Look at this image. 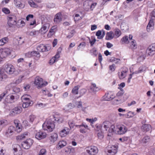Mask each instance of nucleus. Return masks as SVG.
Masks as SVG:
<instances>
[{"label": "nucleus", "instance_id": "37998d69", "mask_svg": "<svg viewBox=\"0 0 155 155\" xmlns=\"http://www.w3.org/2000/svg\"><path fill=\"white\" fill-rule=\"evenodd\" d=\"M55 32V31H54L51 29L49 31L48 33V34L47 36L48 38H50L51 36L54 34Z\"/></svg>", "mask_w": 155, "mask_h": 155}, {"label": "nucleus", "instance_id": "0eeeda50", "mask_svg": "<svg viewBox=\"0 0 155 155\" xmlns=\"http://www.w3.org/2000/svg\"><path fill=\"white\" fill-rule=\"evenodd\" d=\"M4 70L7 74H13L15 71L14 67L11 64H6L5 66Z\"/></svg>", "mask_w": 155, "mask_h": 155}, {"label": "nucleus", "instance_id": "338daca9", "mask_svg": "<svg viewBox=\"0 0 155 155\" xmlns=\"http://www.w3.org/2000/svg\"><path fill=\"white\" fill-rule=\"evenodd\" d=\"M31 52H28L25 54V56L27 57L30 58L32 57L31 55Z\"/></svg>", "mask_w": 155, "mask_h": 155}, {"label": "nucleus", "instance_id": "5fc2aeb1", "mask_svg": "<svg viewBox=\"0 0 155 155\" xmlns=\"http://www.w3.org/2000/svg\"><path fill=\"white\" fill-rule=\"evenodd\" d=\"M75 126L77 127H78L79 128L82 127H84V128L86 129L88 128V126L87 125L84 124H82L81 125H75Z\"/></svg>", "mask_w": 155, "mask_h": 155}, {"label": "nucleus", "instance_id": "473e14b6", "mask_svg": "<svg viewBox=\"0 0 155 155\" xmlns=\"http://www.w3.org/2000/svg\"><path fill=\"white\" fill-rule=\"evenodd\" d=\"M31 55L32 56H35L37 58H39L40 56L39 53L38 51H31Z\"/></svg>", "mask_w": 155, "mask_h": 155}, {"label": "nucleus", "instance_id": "2f4dec72", "mask_svg": "<svg viewBox=\"0 0 155 155\" xmlns=\"http://www.w3.org/2000/svg\"><path fill=\"white\" fill-rule=\"evenodd\" d=\"M127 71H122L121 72L120 75L119 74V73H118V75L119 76V78L120 79H122L124 78L126 76V73H127Z\"/></svg>", "mask_w": 155, "mask_h": 155}, {"label": "nucleus", "instance_id": "1a4fd4ad", "mask_svg": "<svg viewBox=\"0 0 155 155\" xmlns=\"http://www.w3.org/2000/svg\"><path fill=\"white\" fill-rule=\"evenodd\" d=\"M148 55L152 56L155 54V43L150 45L146 50Z\"/></svg>", "mask_w": 155, "mask_h": 155}, {"label": "nucleus", "instance_id": "412c9836", "mask_svg": "<svg viewBox=\"0 0 155 155\" xmlns=\"http://www.w3.org/2000/svg\"><path fill=\"white\" fill-rule=\"evenodd\" d=\"M15 130V127L12 126H10L8 128V129L6 132V134L7 136L11 135L14 131Z\"/></svg>", "mask_w": 155, "mask_h": 155}, {"label": "nucleus", "instance_id": "ea45409f", "mask_svg": "<svg viewBox=\"0 0 155 155\" xmlns=\"http://www.w3.org/2000/svg\"><path fill=\"white\" fill-rule=\"evenodd\" d=\"M2 12L6 14H8L10 13L9 10L6 8H2Z\"/></svg>", "mask_w": 155, "mask_h": 155}, {"label": "nucleus", "instance_id": "8fccbe9b", "mask_svg": "<svg viewBox=\"0 0 155 155\" xmlns=\"http://www.w3.org/2000/svg\"><path fill=\"white\" fill-rule=\"evenodd\" d=\"M140 71H139V72H137L136 71L135 72L133 73L132 74H130V76H129V78H128V80H127L128 83L130 82V80H131V78H132V75L134 74L135 73V74H137L139 73H140Z\"/></svg>", "mask_w": 155, "mask_h": 155}, {"label": "nucleus", "instance_id": "7c9ffc66", "mask_svg": "<svg viewBox=\"0 0 155 155\" xmlns=\"http://www.w3.org/2000/svg\"><path fill=\"white\" fill-rule=\"evenodd\" d=\"M54 117L55 120L57 121L58 123H61L63 121L62 117L59 116L55 115Z\"/></svg>", "mask_w": 155, "mask_h": 155}, {"label": "nucleus", "instance_id": "9b49d317", "mask_svg": "<svg viewBox=\"0 0 155 155\" xmlns=\"http://www.w3.org/2000/svg\"><path fill=\"white\" fill-rule=\"evenodd\" d=\"M62 16L61 13L59 12L55 15L54 21L55 24H58L62 21Z\"/></svg>", "mask_w": 155, "mask_h": 155}, {"label": "nucleus", "instance_id": "b1692460", "mask_svg": "<svg viewBox=\"0 0 155 155\" xmlns=\"http://www.w3.org/2000/svg\"><path fill=\"white\" fill-rule=\"evenodd\" d=\"M114 98V96L112 95H110L109 93L106 94L104 96V98L105 100L109 101L113 99Z\"/></svg>", "mask_w": 155, "mask_h": 155}, {"label": "nucleus", "instance_id": "7ed1b4c3", "mask_svg": "<svg viewBox=\"0 0 155 155\" xmlns=\"http://www.w3.org/2000/svg\"><path fill=\"white\" fill-rule=\"evenodd\" d=\"M42 127L44 130L51 132L54 128L55 125L53 122L49 119L43 124Z\"/></svg>", "mask_w": 155, "mask_h": 155}, {"label": "nucleus", "instance_id": "864d4df0", "mask_svg": "<svg viewBox=\"0 0 155 155\" xmlns=\"http://www.w3.org/2000/svg\"><path fill=\"white\" fill-rule=\"evenodd\" d=\"M57 60L55 59V58L53 57L50 61L49 63L51 65L53 64Z\"/></svg>", "mask_w": 155, "mask_h": 155}, {"label": "nucleus", "instance_id": "e2e57ef3", "mask_svg": "<svg viewBox=\"0 0 155 155\" xmlns=\"http://www.w3.org/2000/svg\"><path fill=\"white\" fill-rule=\"evenodd\" d=\"M74 107L75 105L74 104H72L71 103L68 104L67 105L68 108L70 109L73 108H74Z\"/></svg>", "mask_w": 155, "mask_h": 155}, {"label": "nucleus", "instance_id": "09e8293b", "mask_svg": "<svg viewBox=\"0 0 155 155\" xmlns=\"http://www.w3.org/2000/svg\"><path fill=\"white\" fill-rule=\"evenodd\" d=\"M13 91L15 93H18L20 91V88L16 87H13Z\"/></svg>", "mask_w": 155, "mask_h": 155}, {"label": "nucleus", "instance_id": "4c0bfd02", "mask_svg": "<svg viewBox=\"0 0 155 155\" xmlns=\"http://www.w3.org/2000/svg\"><path fill=\"white\" fill-rule=\"evenodd\" d=\"M46 150L45 149H41L38 155H46Z\"/></svg>", "mask_w": 155, "mask_h": 155}, {"label": "nucleus", "instance_id": "ddd939ff", "mask_svg": "<svg viewBox=\"0 0 155 155\" xmlns=\"http://www.w3.org/2000/svg\"><path fill=\"white\" fill-rule=\"evenodd\" d=\"M117 145H112L109 147L107 152L109 155H114L117 152Z\"/></svg>", "mask_w": 155, "mask_h": 155}, {"label": "nucleus", "instance_id": "4d7b16f0", "mask_svg": "<svg viewBox=\"0 0 155 155\" xmlns=\"http://www.w3.org/2000/svg\"><path fill=\"white\" fill-rule=\"evenodd\" d=\"M74 30H72L71 31V32L67 36V38H70L72 37L74 35Z\"/></svg>", "mask_w": 155, "mask_h": 155}, {"label": "nucleus", "instance_id": "69168bd1", "mask_svg": "<svg viewBox=\"0 0 155 155\" xmlns=\"http://www.w3.org/2000/svg\"><path fill=\"white\" fill-rule=\"evenodd\" d=\"M97 28V26L95 25H91V30L94 31Z\"/></svg>", "mask_w": 155, "mask_h": 155}, {"label": "nucleus", "instance_id": "774afa93", "mask_svg": "<svg viewBox=\"0 0 155 155\" xmlns=\"http://www.w3.org/2000/svg\"><path fill=\"white\" fill-rule=\"evenodd\" d=\"M104 28L107 30H110L111 29L110 26L107 24L105 25Z\"/></svg>", "mask_w": 155, "mask_h": 155}, {"label": "nucleus", "instance_id": "20e7f679", "mask_svg": "<svg viewBox=\"0 0 155 155\" xmlns=\"http://www.w3.org/2000/svg\"><path fill=\"white\" fill-rule=\"evenodd\" d=\"M34 83L38 88L45 86L47 84V82H44L43 79L38 76L35 78Z\"/></svg>", "mask_w": 155, "mask_h": 155}, {"label": "nucleus", "instance_id": "aec40b11", "mask_svg": "<svg viewBox=\"0 0 155 155\" xmlns=\"http://www.w3.org/2000/svg\"><path fill=\"white\" fill-rule=\"evenodd\" d=\"M58 135L56 133H53L49 137L50 141L52 143H54L56 141L58 138Z\"/></svg>", "mask_w": 155, "mask_h": 155}, {"label": "nucleus", "instance_id": "680f3d73", "mask_svg": "<svg viewBox=\"0 0 155 155\" xmlns=\"http://www.w3.org/2000/svg\"><path fill=\"white\" fill-rule=\"evenodd\" d=\"M115 66L114 64H113L109 66V69L112 71H114L115 70Z\"/></svg>", "mask_w": 155, "mask_h": 155}, {"label": "nucleus", "instance_id": "4468645a", "mask_svg": "<svg viewBox=\"0 0 155 155\" xmlns=\"http://www.w3.org/2000/svg\"><path fill=\"white\" fill-rule=\"evenodd\" d=\"M70 129L67 127H64L60 132V135L61 137H64L68 135L69 133Z\"/></svg>", "mask_w": 155, "mask_h": 155}, {"label": "nucleus", "instance_id": "c756f323", "mask_svg": "<svg viewBox=\"0 0 155 155\" xmlns=\"http://www.w3.org/2000/svg\"><path fill=\"white\" fill-rule=\"evenodd\" d=\"M14 123L15 125L16 129L15 130H16L18 133L20 132L21 130V125H19V124L17 122V121L15 120Z\"/></svg>", "mask_w": 155, "mask_h": 155}, {"label": "nucleus", "instance_id": "f8f14e48", "mask_svg": "<svg viewBox=\"0 0 155 155\" xmlns=\"http://www.w3.org/2000/svg\"><path fill=\"white\" fill-rule=\"evenodd\" d=\"M51 48V46H46L43 45H40L37 47V50L42 52L47 51H49Z\"/></svg>", "mask_w": 155, "mask_h": 155}, {"label": "nucleus", "instance_id": "a211bd4d", "mask_svg": "<svg viewBox=\"0 0 155 155\" xmlns=\"http://www.w3.org/2000/svg\"><path fill=\"white\" fill-rule=\"evenodd\" d=\"M151 126L149 124H145L141 127L142 131L146 132L152 129Z\"/></svg>", "mask_w": 155, "mask_h": 155}, {"label": "nucleus", "instance_id": "5701e85b", "mask_svg": "<svg viewBox=\"0 0 155 155\" xmlns=\"http://www.w3.org/2000/svg\"><path fill=\"white\" fill-rule=\"evenodd\" d=\"M114 38H118L121 34V32L120 29L118 28H116L114 30Z\"/></svg>", "mask_w": 155, "mask_h": 155}, {"label": "nucleus", "instance_id": "2eb2a0df", "mask_svg": "<svg viewBox=\"0 0 155 155\" xmlns=\"http://www.w3.org/2000/svg\"><path fill=\"white\" fill-rule=\"evenodd\" d=\"M46 137V134L44 132L39 131L35 135V138L38 139L40 140L45 138Z\"/></svg>", "mask_w": 155, "mask_h": 155}, {"label": "nucleus", "instance_id": "052dcab7", "mask_svg": "<svg viewBox=\"0 0 155 155\" xmlns=\"http://www.w3.org/2000/svg\"><path fill=\"white\" fill-rule=\"evenodd\" d=\"M35 118V117L34 115H31L29 116L30 121L31 122H33Z\"/></svg>", "mask_w": 155, "mask_h": 155}, {"label": "nucleus", "instance_id": "49530a36", "mask_svg": "<svg viewBox=\"0 0 155 155\" xmlns=\"http://www.w3.org/2000/svg\"><path fill=\"white\" fill-rule=\"evenodd\" d=\"M113 104H118L121 103L122 101L121 99H114L113 101Z\"/></svg>", "mask_w": 155, "mask_h": 155}, {"label": "nucleus", "instance_id": "79ce46f5", "mask_svg": "<svg viewBox=\"0 0 155 155\" xmlns=\"http://www.w3.org/2000/svg\"><path fill=\"white\" fill-rule=\"evenodd\" d=\"M8 41V39H0V46L4 45Z\"/></svg>", "mask_w": 155, "mask_h": 155}, {"label": "nucleus", "instance_id": "13d9d810", "mask_svg": "<svg viewBox=\"0 0 155 155\" xmlns=\"http://www.w3.org/2000/svg\"><path fill=\"white\" fill-rule=\"evenodd\" d=\"M17 114L16 113V112H15V110H14V109L12 110L10 113V115L12 116H15Z\"/></svg>", "mask_w": 155, "mask_h": 155}, {"label": "nucleus", "instance_id": "a19ab883", "mask_svg": "<svg viewBox=\"0 0 155 155\" xmlns=\"http://www.w3.org/2000/svg\"><path fill=\"white\" fill-rule=\"evenodd\" d=\"M97 136L99 139H102L104 138L103 133L101 131H99L97 133Z\"/></svg>", "mask_w": 155, "mask_h": 155}, {"label": "nucleus", "instance_id": "cd10ccee", "mask_svg": "<svg viewBox=\"0 0 155 155\" xmlns=\"http://www.w3.org/2000/svg\"><path fill=\"white\" fill-rule=\"evenodd\" d=\"M130 41L131 47L132 48L135 49L137 48V45L136 41L134 39H129Z\"/></svg>", "mask_w": 155, "mask_h": 155}, {"label": "nucleus", "instance_id": "6e6d98bb", "mask_svg": "<svg viewBox=\"0 0 155 155\" xmlns=\"http://www.w3.org/2000/svg\"><path fill=\"white\" fill-rule=\"evenodd\" d=\"M124 93L123 90H121L117 93L116 95L117 97H120L123 95Z\"/></svg>", "mask_w": 155, "mask_h": 155}, {"label": "nucleus", "instance_id": "f257e3e1", "mask_svg": "<svg viewBox=\"0 0 155 155\" xmlns=\"http://www.w3.org/2000/svg\"><path fill=\"white\" fill-rule=\"evenodd\" d=\"M49 26V23H46L42 25L39 31L33 30L30 33L29 35L30 36L35 37L39 35L40 33L41 34L45 33L48 31Z\"/></svg>", "mask_w": 155, "mask_h": 155}, {"label": "nucleus", "instance_id": "423d86ee", "mask_svg": "<svg viewBox=\"0 0 155 155\" xmlns=\"http://www.w3.org/2000/svg\"><path fill=\"white\" fill-rule=\"evenodd\" d=\"M98 150L97 147L94 146H90L87 148V153L90 155H95L98 153Z\"/></svg>", "mask_w": 155, "mask_h": 155}, {"label": "nucleus", "instance_id": "bf43d9fd", "mask_svg": "<svg viewBox=\"0 0 155 155\" xmlns=\"http://www.w3.org/2000/svg\"><path fill=\"white\" fill-rule=\"evenodd\" d=\"M121 42L122 44L125 43L127 44L130 42V41L129 39H122Z\"/></svg>", "mask_w": 155, "mask_h": 155}, {"label": "nucleus", "instance_id": "393cba45", "mask_svg": "<svg viewBox=\"0 0 155 155\" xmlns=\"http://www.w3.org/2000/svg\"><path fill=\"white\" fill-rule=\"evenodd\" d=\"M67 144V142L66 141L62 140L60 141L57 146V147L60 149L64 147Z\"/></svg>", "mask_w": 155, "mask_h": 155}, {"label": "nucleus", "instance_id": "c85d7f7f", "mask_svg": "<svg viewBox=\"0 0 155 155\" xmlns=\"http://www.w3.org/2000/svg\"><path fill=\"white\" fill-rule=\"evenodd\" d=\"M109 132L110 133H117V126L115 127L114 125H111L109 130Z\"/></svg>", "mask_w": 155, "mask_h": 155}, {"label": "nucleus", "instance_id": "f704fd0d", "mask_svg": "<svg viewBox=\"0 0 155 155\" xmlns=\"http://www.w3.org/2000/svg\"><path fill=\"white\" fill-rule=\"evenodd\" d=\"M150 140V137L148 136L145 137L142 139V142L143 143H145L149 142Z\"/></svg>", "mask_w": 155, "mask_h": 155}, {"label": "nucleus", "instance_id": "6ab92c4d", "mask_svg": "<svg viewBox=\"0 0 155 155\" xmlns=\"http://www.w3.org/2000/svg\"><path fill=\"white\" fill-rule=\"evenodd\" d=\"M99 90L98 87L96 86L95 84L92 83L90 87V91L91 92L95 93Z\"/></svg>", "mask_w": 155, "mask_h": 155}, {"label": "nucleus", "instance_id": "dca6fc26", "mask_svg": "<svg viewBox=\"0 0 155 155\" xmlns=\"http://www.w3.org/2000/svg\"><path fill=\"white\" fill-rule=\"evenodd\" d=\"M153 19L151 18L147 27V31L148 32L152 31L153 29Z\"/></svg>", "mask_w": 155, "mask_h": 155}, {"label": "nucleus", "instance_id": "603ef678", "mask_svg": "<svg viewBox=\"0 0 155 155\" xmlns=\"http://www.w3.org/2000/svg\"><path fill=\"white\" fill-rule=\"evenodd\" d=\"M68 124L69 125L70 130L74 127L75 125L74 124V123L73 121H70L68 122Z\"/></svg>", "mask_w": 155, "mask_h": 155}, {"label": "nucleus", "instance_id": "72a5a7b5", "mask_svg": "<svg viewBox=\"0 0 155 155\" xmlns=\"http://www.w3.org/2000/svg\"><path fill=\"white\" fill-rule=\"evenodd\" d=\"M28 3L32 7L36 8L38 6L37 4L35 3L32 0H30L28 2Z\"/></svg>", "mask_w": 155, "mask_h": 155}, {"label": "nucleus", "instance_id": "a878e982", "mask_svg": "<svg viewBox=\"0 0 155 155\" xmlns=\"http://www.w3.org/2000/svg\"><path fill=\"white\" fill-rule=\"evenodd\" d=\"M113 38H114V36L113 31H110L107 32L105 39H113Z\"/></svg>", "mask_w": 155, "mask_h": 155}, {"label": "nucleus", "instance_id": "bb28decb", "mask_svg": "<svg viewBox=\"0 0 155 155\" xmlns=\"http://www.w3.org/2000/svg\"><path fill=\"white\" fill-rule=\"evenodd\" d=\"M110 123L108 121H105L103 123L102 126H103L106 130H107V129L110 126Z\"/></svg>", "mask_w": 155, "mask_h": 155}, {"label": "nucleus", "instance_id": "4be33fe9", "mask_svg": "<svg viewBox=\"0 0 155 155\" xmlns=\"http://www.w3.org/2000/svg\"><path fill=\"white\" fill-rule=\"evenodd\" d=\"M16 147L14 148L13 150L14 151V153L15 155H22V150L21 149H20L18 150L17 147H18L19 148V146L18 145H17Z\"/></svg>", "mask_w": 155, "mask_h": 155}, {"label": "nucleus", "instance_id": "9d476101", "mask_svg": "<svg viewBox=\"0 0 155 155\" xmlns=\"http://www.w3.org/2000/svg\"><path fill=\"white\" fill-rule=\"evenodd\" d=\"M117 134H125L127 130V128L124 125H118L117 126Z\"/></svg>", "mask_w": 155, "mask_h": 155}, {"label": "nucleus", "instance_id": "f03ea898", "mask_svg": "<svg viewBox=\"0 0 155 155\" xmlns=\"http://www.w3.org/2000/svg\"><path fill=\"white\" fill-rule=\"evenodd\" d=\"M30 96L27 95H23L21 97V99L23 102L22 107L24 108H26L32 105L33 102L30 99Z\"/></svg>", "mask_w": 155, "mask_h": 155}, {"label": "nucleus", "instance_id": "39448f33", "mask_svg": "<svg viewBox=\"0 0 155 155\" xmlns=\"http://www.w3.org/2000/svg\"><path fill=\"white\" fill-rule=\"evenodd\" d=\"M12 51V49L8 48H4L0 49V54L3 58H5L11 54Z\"/></svg>", "mask_w": 155, "mask_h": 155}, {"label": "nucleus", "instance_id": "c03bdc74", "mask_svg": "<svg viewBox=\"0 0 155 155\" xmlns=\"http://www.w3.org/2000/svg\"><path fill=\"white\" fill-rule=\"evenodd\" d=\"M58 50H60V51H58V52L56 54L55 56L54 57L55 58V59H56L57 61V59L60 57L59 53L61 52V48H58Z\"/></svg>", "mask_w": 155, "mask_h": 155}, {"label": "nucleus", "instance_id": "3c124183", "mask_svg": "<svg viewBox=\"0 0 155 155\" xmlns=\"http://www.w3.org/2000/svg\"><path fill=\"white\" fill-rule=\"evenodd\" d=\"M34 15L32 14H29L26 17V20L27 21H29L31 18H33Z\"/></svg>", "mask_w": 155, "mask_h": 155}, {"label": "nucleus", "instance_id": "c9c22d12", "mask_svg": "<svg viewBox=\"0 0 155 155\" xmlns=\"http://www.w3.org/2000/svg\"><path fill=\"white\" fill-rule=\"evenodd\" d=\"M14 110L15 111V112H16L17 114H20L22 111V109L21 107H16L14 108Z\"/></svg>", "mask_w": 155, "mask_h": 155}, {"label": "nucleus", "instance_id": "6e6552de", "mask_svg": "<svg viewBox=\"0 0 155 155\" xmlns=\"http://www.w3.org/2000/svg\"><path fill=\"white\" fill-rule=\"evenodd\" d=\"M33 143V141L32 140L29 139L23 142L21 145L24 149H28L30 148Z\"/></svg>", "mask_w": 155, "mask_h": 155}, {"label": "nucleus", "instance_id": "0e129e2a", "mask_svg": "<svg viewBox=\"0 0 155 155\" xmlns=\"http://www.w3.org/2000/svg\"><path fill=\"white\" fill-rule=\"evenodd\" d=\"M97 5V3L96 2L92 3L91 5L90 9L92 11L94 8L95 6Z\"/></svg>", "mask_w": 155, "mask_h": 155}, {"label": "nucleus", "instance_id": "a18cd8bd", "mask_svg": "<svg viewBox=\"0 0 155 155\" xmlns=\"http://www.w3.org/2000/svg\"><path fill=\"white\" fill-rule=\"evenodd\" d=\"M90 53L95 56L97 55V50L95 48H93L91 50Z\"/></svg>", "mask_w": 155, "mask_h": 155}, {"label": "nucleus", "instance_id": "de8ad7c7", "mask_svg": "<svg viewBox=\"0 0 155 155\" xmlns=\"http://www.w3.org/2000/svg\"><path fill=\"white\" fill-rule=\"evenodd\" d=\"M120 60V59L116 58L113 57H111V58L110 59V61L112 62H114L115 61H116V62H115V63H117V62H118V61H119Z\"/></svg>", "mask_w": 155, "mask_h": 155}, {"label": "nucleus", "instance_id": "f3484780", "mask_svg": "<svg viewBox=\"0 0 155 155\" xmlns=\"http://www.w3.org/2000/svg\"><path fill=\"white\" fill-rule=\"evenodd\" d=\"M105 34V31L102 29L98 30L96 33V35L97 37V39H103Z\"/></svg>", "mask_w": 155, "mask_h": 155}, {"label": "nucleus", "instance_id": "58836bf2", "mask_svg": "<svg viewBox=\"0 0 155 155\" xmlns=\"http://www.w3.org/2000/svg\"><path fill=\"white\" fill-rule=\"evenodd\" d=\"M135 114L134 112L131 111L129 112L126 115V117L129 118L134 117Z\"/></svg>", "mask_w": 155, "mask_h": 155}, {"label": "nucleus", "instance_id": "e433bc0d", "mask_svg": "<svg viewBox=\"0 0 155 155\" xmlns=\"http://www.w3.org/2000/svg\"><path fill=\"white\" fill-rule=\"evenodd\" d=\"M79 88L78 86H76L72 89V93L73 94H78V90Z\"/></svg>", "mask_w": 155, "mask_h": 155}]
</instances>
